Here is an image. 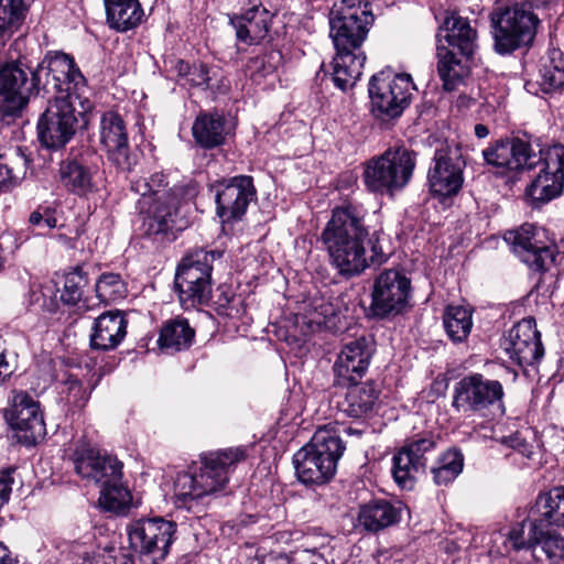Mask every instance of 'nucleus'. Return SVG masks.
Wrapping results in <instances>:
<instances>
[{
  "label": "nucleus",
  "instance_id": "nucleus-1",
  "mask_svg": "<svg viewBox=\"0 0 564 564\" xmlns=\"http://www.w3.org/2000/svg\"><path fill=\"white\" fill-rule=\"evenodd\" d=\"M43 87L55 93L37 121L39 141L51 150L64 148L78 127L76 105H84L86 79L74 58L65 53L47 54L33 70L21 62L0 65V122L21 118L30 98Z\"/></svg>",
  "mask_w": 564,
  "mask_h": 564
},
{
  "label": "nucleus",
  "instance_id": "nucleus-2",
  "mask_svg": "<svg viewBox=\"0 0 564 564\" xmlns=\"http://www.w3.org/2000/svg\"><path fill=\"white\" fill-rule=\"evenodd\" d=\"M365 217L366 210L360 205L337 206L319 237L329 263L346 279L361 274L371 265H381L389 258L378 232L370 234Z\"/></svg>",
  "mask_w": 564,
  "mask_h": 564
},
{
  "label": "nucleus",
  "instance_id": "nucleus-3",
  "mask_svg": "<svg viewBox=\"0 0 564 564\" xmlns=\"http://www.w3.org/2000/svg\"><path fill=\"white\" fill-rule=\"evenodd\" d=\"M245 458L246 451L241 447L200 455V466L178 474L174 481L176 506L191 509L194 501L224 489L230 467Z\"/></svg>",
  "mask_w": 564,
  "mask_h": 564
},
{
  "label": "nucleus",
  "instance_id": "nucleus-4",
  "mask_svg": "<svg viewBox=\"0 0 564 564\" xmlns=\"http://www.w3.org/2000/svg\"><path fill=\"white\" fill-rule=\"evenodd\" d=\"M445 39L449 47L437 46V73L446 91H454L464 84L470 73L469 57L477 44V33L469 21L456 13H446L437 34L438 42Z\"/></svg>",
  "mask_w": 564,
  "mask_h": 564
},
{
  "label": "nucleus",
  "instance_id": "nucleus-5",
  "mask_svg": "<svg viewBox=\"0 0 564 564\" xmlns=\"http://www.w3.org/2000/svg\"><path fill=\"white\" fill-rule=\"evenodd\" d=\"M344 452L345 445L336 431L326 426L318 429L293 456L297 479L304 485L327 484L334 478Z\"/></svg>",
  "mask_w": 564,
  "mask_h": 564
},
{
  "label": "nucleus",
  "instance_id": "nucleus-6",
  "mask_svg": "<svg viewBox=\"0 0 564 564\" xmlns=\"http://www.w3.org/2000/svg\"><path fill=\"white\" fill-rule=\"evenodd\" d=\"M416 153L404 145L390 147L364 163L362 182L375 195L392 197L410 183Z\"/></svg>",
  "mask_w": 564,
  "mask_h": 564
},
{
  "label": "nucleus",
  "instance_id": "nucleus-7",
  "mask_svg": "<svg viewBox=\"0 0 564 564\" xmlns=\"http://www.w3.org/2000/svg\"><path fill=\"white\" fill-rule=\"evenodd\" d=\"M219 257L220 252L198 249L182 259L176 270L174 285L184 310L209 303L213 262Z\"/></svg>",
  "mask_w": 564,
  "mask_h": 564
},
{
  "label": "nucleus",
  "instance_id": "nucleus-8",
  "mask_svg": "<svg viewBox=\"0 0 564 564\" xmlns=\"http://www.w3.org/2000/svg\"><path fill=\"white\" fill-rule=\"evenodd\" d=\"M452 406L464 415L485 416L495 411L503 414V386L479 372L466 375L454 386Z\"/></svg>",
  "mask_w": 564,
  "mask_h": 564
},
{
  "label": "nucleus",
  "instance_id": "nucleus-9",
  "mask_svg": "<svg viewBox=\"0 0 564 564\" xmlns=\"http://www.w3.org/2000/svg\"><path fill=\"white\" fill-rule=\"evenodd\" d=\"M416 87L409 74L381 70L368 84L371 113L381 121L399 118L410 106Z\"/></svg>",
  "mask_w": 564,
  "mask_h": 564
},
{
  "label": "nucleus",
  "instance_id": "nucleus-10",
  "mask_svg": "<svg viewBox=\"0 0 564 564\" xmlns=\"http://www.w3.org/2000/svg\"><path fill=\"white\" fill-rule=\"evenodd\" d=\"M490 20L495 50L499 54H509L531 45L540 22L533 12L519 4L492 12Z\"/></svg>",
  "mask_w": 564,
  "mask_h": 564
},
{
  "label": "nucleus",
  "instance_id": "nucleus-11",
  "mask_svg": "<svg viewBox=\"0 0 564 564\" xmlns=\"http://www.w3.org/2000/svg\"><path fill=\"white\" fill-rule=\"evenodd\" d=\"M466 161L458 143H445L436 149L427 173L431 193L438 197L458 194L464 183Z\"/></svg>",
  "mask_w": 564,
  "mask_h": 564
},
{
  "label": "nucleus",
  "instance_id": "nucleus-12",
  "mask_svg": "<svg viewBox=\"0 0 564 564\" xmlns=\"http://www.w3.org/2000/svg\"><path fill=\"white\" fill-rule=\"evenodd\" d=\"M437 446V437L432 433L416 434L405 441L392 458V477L405 490L413 489L419 473H424L427 460Z\"/></svg>",
  "mask_w": 564,
  "mask_h": 564
},
{
  "label": "nucleus",
  "instance_id": "nucleus-13",
  "mask_svg": "<svg viewBox=\"0 0 564 564\" xmlns=\"http://www.w3.org/2000/svg\"><path fill=\"white\" fill-rule=\"evenodd\" d=\"M411 280L400 270L386 269L375 279L370 310L373 316L387 318L409 306Z\"/></svg>",
  "mask_w": 564,
  "mask_h": 564
},
{
  "label": "nucleus",
  "instance_id": "nucleus-14",
  "mask_svg": "<svg viewBox=\"0 0 564 564\" xmlns=\"http://www.w3.org/2000/svg\"><path fill=\"white\" fill-rule=\"evenodd\" d=\"M373 20L369 3L364 8L335 6L329 13V35L335 50H359Z\"/></svg>",
  "mask_w": 564,
  "mask_h": 564
},
{
  "label": "nucleus",
  "instance_id": "nucleus-15",
  "mask_svg": "<svg viewBox=\"0 0 564 564\" xmlns=\"http://www.w3.org/2000/svg\"><path fill=\"white\" fill-rule=\"evenodd\" d=\"M542 237L544 234L536 226L524 224L518 229L507 231L505 240L530 270L544 273L554 265L560 252L555 245L546 243Z\"/></svg>",
  "mask_w": 564,
  "mask_h": 564
},
{
  "label": "nucleus",
  "instance_id": "nucleus-16",
  "mask_svg": "<svg viewBox=\"0 0 564 564\" xmlns=\"http://www.w3.org/2000/svg\"><path fill=\"white\" fill-rule=\"evenodd\" d=\"M530 155L536 160L534 167L540 166V171L528 187V195L540 203L558 197L564 189V145L554 144L538 153L531 149Z\"/></svg>",
  "mask_w": 564,
  "mask_h": 564
},
{
  "label": "nucleus",
  "instance_id": "nucleus-17",
  "mask_svg": "<svg viewBox=\"0 0 564 564\" xmlns=\"http://www.w3.org/2000/svg\"><path fill=\"white\" fill-rule=\"evenodd\" d=\"M212 189L215 192L216 214L221 223L240 220L250 203L257 198L253 178L249 175L218 181Z\"/></svg>",
  "mask_w": 564,
  "mask_h": 564
},
{
  "label": "nucleus",
  "instance_id": "nucleus-18",
  "mask_svg": "<svg viewBox=\"0 0 564 564\" xmlns=\"http://www.w3.org/2000/svg\"><path fill=\"white\" fill-rule=\"evenodd\" d=\"M174 533L175 524L162 518L137 520L128 531L131 547L142 555H150L153 564L165 558Z\"/></svg>",
  "mask_w": 564,
  "mask_h": 564
},
{
  "label": "nucleus",
  "instance_id": "nucleus-19",
  "mask_svg": "<svg viewBox=\"0 0 564 564\" xmlns=\"http://www.w3.org/2000/svg\"><path fill=\"white\" fill-rule=\"evenodd\" d=\"M99 142L111 164L121 172L132 171L137 164V156L131 152L127 124L121 115L112 110L101 115Z\"/></svg>",
  "mask_w": 564,
  "mask_h": 564
},
{
  "label": "nucleus",
  "instance_id": "nucleus-20",
  "mask_svg": "<svg viewBox=\"0 0 564 564\" xmlns=\"http://www.w3.org/2000/svg\"><path fill=\"white\" fill-rule=\"evenodd\" d=\"M141 217L143 235L154 241L165 242L176 239L186 224L178 218L180 198L135 208Z\"/></svg>",
  "mask_w": 564,
  "mask_h": 564
},
{
  "label": "nucleus",
  "instance_id": "nucleus-21",
  "mask_svg": "<svg viewBox=\"0 0 564 564\" xmlns=\"http://www.w3.org/2000/svg\"><path fill=\"white\" fill-rule=\"evenodd\" d=\"M69 459L75 473L82 479L95 484H100L111 476L115 479L122 469V463L117 457L101 453L85 440H79L74 444Z\"/></svg>",
  "mask_w": 564,
  "mask_h": 564
},
{
  "label": "nucleus",
  "instance_id": "nucleus-22",
  "mask_svg": "<svg viewBox=\"0 0 564 564\" xmlns=\"http://www.w3.org/2000/svg\"><path fill=\"white\" fill-rule=\"evenodd\" d=\"M501 348L513 362L521 367L540 361L544 355V348L535 321L528 317L513 325L503 337Z\"/></svg>",
  "mask_w": 564,
  "mask_h": 564
},
{
  "label": "nucleus",
  "instance_id": "nucleus-23",
  "mask_svg": "<svg viewBox=\"0 0 564 564\" xmlns=\"http://www.w3.org/2000/svg\"><path fill=\"white\" fill-rule=\"evenodd\" d=\"M527 521L514 525L508 535V541L512 547L520 550L523 547L532 549L536 556L539 552L546 555L547 560L555 561L563 557L564 539L557 533V528L535 529L534 523H529L528 536H524V527Z\"/></svg>",
  "mask_w": 564,
  "mask_h": 564
},
{
  "label": "nucleus",
  "instance_id": "nucleus-24",
  "mask_svg": "<svg viewBox=\"0 0 564 564\" xmlns=\"http://www.w3.org/2000/svg\"><path fill=\"white\" fill-rule=\"evenodd\" d=\"M373 349L365 337L344 345L334 364L338 386L358 382L367 372Z\"/></svg>",
  "mask_w": 564,
  "mask_h": 564
},
{
  "label": "nucleus",
  "instance_id": "nucleus-25",
  "mask_svg": "<svg viewBox=\"0 0 564 564\" xmlns=\"http://www.w3.org/2000/svg\"><path fill=\"white\" fill-rule=\"evenodd\" d=\"M531 145L519 138L501 139L482 151L487 164L507 171L533 170L536 161Z\"/></svg>",
  "mask_w": 564,
  "mask_h": 564
},
{
  "label": "nucleus",
  "instance_id": "nucleus-26",
  "mask_svg": "<svg viewBox=\"0 0 564 564\" xmlns=\"http://www.w3.org/2000/svg\"><path fill=\"white\" fill-rule=\"evenodd\" d=\"M528 523H534L535 529L564 530V486H557L538 495Z\"/></svg>",
  "mask_w": 564,
  "mask_h": 564
},
{
  "label": "nucleus",
  "instance_id": "nucleus-27",
  "mask_svg": "<svg viewBox=\"0 0 564 564\" xmlns=\"http://www.w3.org/2000/svg\"><path fill=\"white\" fill-rule=\"evenodd\" d=\"M272 15L258 0L239 17L230 19L237 40L246 44H258L269 33Z\"/></svg>",
  "mask_w": 564,
  "mask_h": 564
},
{
  "label": "nucleus",
  "instance_id": "nucleus-28",
  "mask_svg": "<svg viewBox=\"0 0 564 564\" xmlns=\"http://www.w3.org/2000/svg\"><path fill=\"white\" fill-rule=\"evenodd\" d=\"M11 425L22 432L28 443H36L46 434L43 414L36 401L28 395L20 397L12 409Z\"/></svg>",
  "mask_w": 564,
  "mask_h": 564
},
{
  "label": "nucleus",
  "instance_id": "nucleus-29",
  "mask_svg": "<svg viewBox=\"0 0 564 564\" xmlns=\"http://www.w3.org/2000/svg\"><path fill=\"white\" fill-rule=\"evenodd\" d=\"M127 321L119 311L102 313L95 321L90 335V346L94 349H115L126 337Z\"/></svg>",
  "mask_w": 564,
  "mask_h": 564
},
{
  "label": "nucleus",
  "instance_id": "nucleus-30",
  "mask_svg": "<svg viewBox=\"0 0 564 564\" xmlns=\"http://www.w3.org/2000/svg\"><path fill=\"white\" fill-rule=\"evenodd\" d=\"M130 189L139 195L135 208L143 207V203L153 205L165 200L178 199L180 196V189L170 186L169 177L163 172H155L150 176L131 181Z\"/></svg>",
  "mask_w": 564,
  "mask_h": 564
},
{
  "label": "nucleus",
  "instance_id": "nucleus-31",
  "mask_svg": "<svg viewBox=\"0 0 564 564\" xmlns=\"http://www.w3.org/2000/svg\"><path fill=\"white\" fill-rule=\"evenodd\" d=\"M345 400L340 403V410L352 419H367L377 409L379 390L372 382L364 384L350 383Z\"/></svg>",
  "mask_w": 564,
  "mask_h": 564
},
{
  "label": "nucleus",
  "instance_id": "nucleus-32",
  "mask_svg": "<svg viewBox=\"0 0 564 564\" xmlns=\"http://www.w3.org/2000/svg\"><path fill=\"white\" fill-rule=\"evenodd\" d=\"M366 55L359 50H336L333 59V80L336 87L347 90L356 85L362 74Z\"/></svg>",
  "mask_w": 564,
  "mask_h": 564
},
{
  "label": "nucleus",
  "instance_id": "nucleus-33",
  "mask_svg": "<svg viewBox=\"0 0 564 564\" xmlns=\"http://www.w3.org/2000/svg\"><path fill=\"white\" fill-rule=\"evenodd\" d=\"M105 7L109 26L118 32L137 28L144 15L138 0H108Z\"/></svg>",
  "mask_w": 564,
  "mask_h": 564
},
{
  "label": "nucleus",
  "instance_id": "nucleus-34",
  "mask_svg": "<svg viewBox=\"0 0 564 564\" xmlns=\"http://www.w3.org/2000/svg\"><path fill=\"white\" fill-rule=\"evenodd\" d=\"M59 180L69 193L78 196H87L96 191L91 170L75 159L61 162Z\"/></svg>",
  "mask_w": 564,
  "mask_h": 564
},
{
  "label": "nucleus",
  "instance_id": "nucleus-35",
  "mask_svg": "<svg viewBox=\"0 0 564 564\" xmlns=\"http://www.w3.org/2000/svg\"><path fill=\"white\" fill-rule=\"evenodd\" d=\"M400 509L388 500H372L359 511V522L368 531H379L400 520Z\"/></svg>",
  "mask_w": 564,
  "mask_h": 564
},
{
  "label": "nucleus",
  "instance_id": "nucleus-36",
  "mask_svg": "<svg viewBox=\"0 0 564 564\" xmlns=\"http://www.w3.org/2000/svg\"><path fill=\"white\" fill-rule=\"evenodd\" d=\"M192 132L202 148H216L225 142V119L218 113L200 115L194 121Z\"/></svg>",
  "mask_w": 564,
  "mask_h": 564
},
{
  "label": "nucleus",
  "instance_id": "nucleus-37",
  "mask_svg": "<svg viewBox=\"0 0 564 564\" xmlns=\"http://www.w3.org/2000/svg\"><path fill=\"white\" fill-rule=\"evenodd\" d=\"M88 291V273L84 270L83 267L77 265L70 272L64 275V283L59 297L61 301L66 305H78L79 308L90 310L91 305L87 303Z\"/></svg>",
  "mask_w": 564,
  "mask_h": 564
},
{
  "label": "nucleus",
  "instance_id": "nucleus-38",
  "mask_svg": "<svg viewBox=\"0 0 564 564\" xmlns=\"http://www.w3.org/2000/svg\"><path fill=\"white\" fill-rule=\"evenodd\" d=\"M443 325L453 343L465 341L473 329V308L467 305H447L443 313Z\"/></svg>",
  "mask_w": 564,
  "mask_h": 564
},
{
  "label": "nucleus",
  "instance_id": "nucleus-39",
  "mask_svg": "<svg viewBox=\"0 0 564 564\" xmlns=\"http://www.w3.org/2000/svg\"><path fill=\"white\" fill-rule=\"evenodd\" d=\"M194 336L195 330L187 319L176 317L164 323L158 343L163 349L180 351L191 346Z\"/></svg>",
  "mask_w": 564,
  "mask_h": 564
},
{
  "label": "nucleus",
  "instance_id": "nucleus-40",
  "mask_svg": "<svg viewBox=\"0 0 564 564\" xmlns=\"http://www.w3.org/2000/svg\"><path fill=\"white\" fill-rule=\"evenodd\" d=\"M101 486L99 505L109 511H123L131 503V494L122 482V469L119 475L112 479L108 477L99 484Z\"/></svg>",
  "mask_w": 564,
  "mask_h": 564
},
{
  "label": "nucleus",
  "instance_id": "nucleus-41",
  "mask_svg": "<svg viewBox=\"0 0 564 564\" xmlns=\"http://www.w3.org/2000/svg\"><path fill=\"white\" fill-rule=\"evenodd\" d=\"M541 89L553 93L564 87V55L557 48H552L540 68Z\"/></svg>",
  "mask_w": 564,
  "mask_h": 564
},
{
  "label": "nucleus",
  "instance_id": "nucleus-42",
  "mask_svg": "<svg viewBox=\"0 0 564 564\" xmlns=\"http://www.w3.org/2000/svg\"><path fill=\"white\" fill-rule=\"evenodd\" d=\"M464 456L460 451L451 448L444 452L432 467L433 480L437 486H447L463 471Z\"/></svg>",
  "mask_w": 564,
  "mask_h": 564
},
{
  "label": "nucleus",
  "instance_id": "nucleus-43",
  "mask_svg": "<svg viewBox=\"0 0 564 564\" xmlns=\"http://www.w3.org/2000/svg\"><path fill=\"white\" fill-rule=\"evenodd\" d=\"M282 61V55L279 51L270 50L262 54L252 56L246 64V72L251 79L260 83L267 76L272 75Z\"/></svg>",
  "mask_w": 564,
  "mask_h": 564
},
{
  "label": "nucleus",
  "instance_id": "nucleus-44",
  "mask_svg": "<svg viewBox=\"0 0 564 564\" xmlns=\"http://www.w3.org/2000/svg\"><path fill=\"white\" fill-rule=\"evenodd\" d=\"M95 293L100 303L109 304L124 299L127 286L120 274L102 273L95 283Z\"/></svg>",
  "mask_w": 564,
  "mask_h": 564
},
{
  "label": "nucleus",
  "instance_id": "nucleus-45",
  "mask_svg": "<svg viewBox=\"0 0 564 564\" xmlns=\"http://www.w3.org/2000/svg\"><path fill=\"white\" fill-rule=\"evenodd\" d=\"M23 0H0V36H11L24 19Z\"/></svg>",
  "mask_w": 564,
  "mask_h": 564
},
{
  "label": "nucleus",
  "instance_id": "nucleus-46",
  "mask_svg": "<svg viewBox=\"0 0 564 564\" xmlns=\"http://www.w3.org/2000/svg\"><path fill=\"white\" fill-rule=\"evenodd\" d=\"M304 318L310 326H326L336 315V308L332 302L323 296L312 297L304 306Z\"/></svg>",
  "mask_w": 564,
  "mask_h": 564
},
{
  "label": "nucleus",
  "instance_id": "nucleus-47",
  "mask_svg": "<svg viewBox=\"0 0 564 564\" xmlns=\"http://www.w3.org/2000/svg\"><path fill=\"white\" fill-rule=\"evenodd\" d=\"M58 389L59 400L73 410H80L88 401V392L79 379L73 375H65Z\"/></svg>",
  "mask_w": 564,
  "mask_h": 564
},
{
  "label": "nucleus",
  "instance_id": "nucleus-48",
  "mask_svg": "<svg viewBox=\"0 0 564 564\" xmlns=\"http://www.w3.org/2000/svg\"><path fill=\"white\" fill-rule=\"evenodd\" d=\"M62 553L66 554L64 561L73 562L74 564H85L91 560V546L78 542H65L63 544Z\"/></svg>",
  "mask_w": 564,
  "mask_h": 564
},
{
  "label": "nucleus",
  "instance_id": "nucleus-49",
  "mask_svg": "<svg viewBox=\"0 0 564 564\" xmlns=\"http://www.w3.org/2000/svg\"><path fill=\"white\" fill-rule=\"evenodd\" d=\"M209 68L204 63H195L192 64L189 72L187 73V78L184 85H188L191 87H209Z\"/></svg>",
  "mask_w": 564,
  "mask_h": 564
},
{
  "label": "nucleus",
  "instance_id": "nucleus-50",
  "mask_svg": "<svg viewBox=\"0 0 564 564\" xmlns=\"http://www.w3.org/2000/svg\"><path fill=\"white\" fill-rule=\"evenodd\" d=\"M11 468L0 470V509L9 501L13 477Z\"/></svg>",
  "mask_w": 564,
  "mask_h": 564
},
{
  "label": "nucleus",
  "instance_id": "nucleus-51",
  "mask_svg": "<svg viewBox=\"0 0 564 564\" xmlns=\"http://www.w3.org/2000/svg\"><path fill=\"white\" fill-rule=\"evenodd\" d=\"M192 64L183 61V59H173L171 61V70L176 74L180 80L185 83L187 78V73L189 72Z\"/></svg>",
  "mask_w": 564,
  "mask_h": 564
},
{
  "label": "nucleus",
  "instance_id": "nucleus-52",
  "mask_svg": "<svg viewBox=\"0 0 564 564\" xmlns=\"http://www.w3.org/2000/svg\"><path fill=\"white\" fill-rule=\"evenodd\" d=\"M12 373V369L7 361L6 350L0 348V383H2Z\"/></svg>",
  "mask_w": 564,
  "mask_h": 564
},
{
  "label": "nucleus",
  "instance_id": "nucleus-53",
  "mask_svg": "<svg viewBox=\"0 0 564 564\" xmlns=\"http://www.w3.org/2000/svg\"><path fill=\"white\" fill-rule=\"evenodd\" d=\"M510 446L517 451H519L523 456L530 457L531 451L527 442L519 437H512L510 440Z\"/></svg>",
  "mask_w": 564,
  "mask_h": 564
},
{
  "label": "nucleus",
  "instance_id": "nucleus-54",
  "mask_svg": "<svg viewBox=\"0 0 564 564\" xmlns=\"http://www.w3.org/2000/svg\"><path fill=\"white\" fill-rule=\"evenodd\" d=\"M442 550L446 553L453 554L459 550V545L453 540L442 542Z\"/></svg>",
  "mask_w": 564,
  "mask_h": 564
},
{
  "label": "nucleus",
  "instance_id": "nucleus-55",
  "mask_svg": "<svg viewBox=\"0 0 564 564\" xmlns=\"http://www.w3.org/2000/svg\"><path fill=\"white\" fill-rule=\"evenodd\" d=\"M11 561L9 549L0 542V564H11Z\"/></svg>",
  "mask_w": 564,
  "mask_h": 564
},
{
  "label": "nucleus",
  "instance_id": "nucleus-56",
  "mask_svg": "<svg viewBox=\"0 0 564 564\" xmlns=\"http://www.w3.org/2000/svg\"><path fill=\"white\" fill-rule=\"evenodd\" d=\"M44 216L39 212L34 210L31 213L29 221L33 226L42 227Z\"/></svg>",
  "mask_w": 564,
  "mask_h": 564
},
{
  "label": "nucleus",
  "instance_id": "nucleus-57",
  "mask_svg": "<svg viewBox=\"0 0 564 564\" xmlns=\"http://www.w3.org/2000/svg\"><path fill=\"white\" fill-rule=\"evenodd\" d=\"M365 3L369 2L367 0H340L339 7L364 8Z\"/></svg>",
  "mask_w": 564,
  "mask_h": 564
},
{
  "label": "nucleus",
  "instance_id": "nucleus-58",
  "mask_svg": "<svg viewBox=\"0 0 564 564\" xmlns=\"http://www.w3.org/2000/svg\"><path fill=\"white\" fill-rule=\"evenodd\" d=\"M556 0H527V3L533 8H543L554 3Z\"/></svg>",
  "mask_w": 564,
  "mask_h": 564
},
{
  "label": "nucleus",
  "instance_id": "nucleus-59",
  "mask_svg": "<svg viewBox=\"0 0 564 564\" xmlns=\"http://www.w3.org/2000/svg\"><path fill=\"white\" fill-rule=\"evenodd\" d=\"M475 134L479 139L486 138L489 134V129L487 126L478 123L475 126Z\"/></svg>",
  "mask_w": 564,
  "mask_h": 564
},
{
  "label": "nucleus",
  "instance_id": "nucleus-60",
  "mask_svg": "<svg viewBox=\"0 0 564 564\" xmlns=\"http://www.w3.org/2000/svg\"><path fill=\"white\" fill-rule=\"evenodd\" d=\"M56 227V219L53 216H46L43 218L42 228L53 229Z\"/></svg>",
  "mask_w": 564,
  "mask_h": 564
},
{
  "label": "nucleus",
  "instance_id": "nucleus-61",
  "mask_svg": "<svg viewBox=\"0 0 564 564\" xmlns=\"http://www.w3.org/2000/svg\"><path fill=\"white\" fill-rule=\"evenodd\" d=\"M344 431L348 434V435H357L359 436L361 434V431L360 430H356V429H351V427H345Z\"/></svg>",
  "mask_w": 564,
  "mask_h": 564
}]
</instances>
